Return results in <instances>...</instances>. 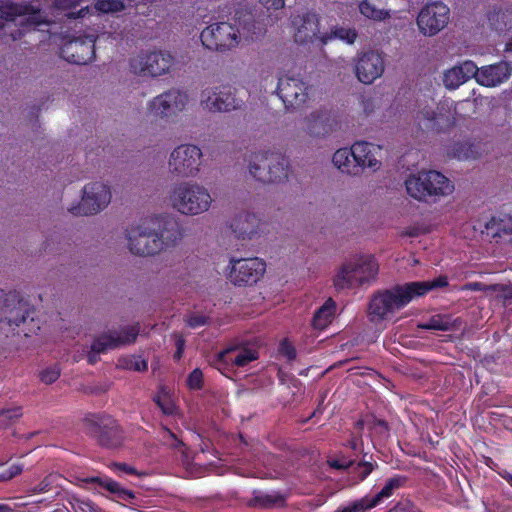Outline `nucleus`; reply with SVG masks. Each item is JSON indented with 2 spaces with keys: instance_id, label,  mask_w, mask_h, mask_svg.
<instances>
[{
  "instance_id": "338daca9",
  "label": "nucleus",
  "mask_w": 512,
  "mask_h": 512,
  "mask_svg": "<svg viewBox=\"0 0 512 512\" xmlns=\"http://www.w3.org/2000/svg\"><path fill=\"white\" fill-rule=\"evenodd\" d=\"M500 475L512 487V474H510L509 472H504V473H502Z\"/></svg>"
},
{
  "instance_id": "de8ad7c7",
  "label": "nucleus",
  "mask_w": 512,
  "mask_h": 512,
  "mask_svg": "<svg viewBox=\"0 0 512 512\" xmlns=\"http://www.w3.org/2000/svg\"><path fill=\"white\" fill-rule=\"evenodd\" d=\"M457 67L461 69L466 81L472 77H475L476 81L478 82V73H480V69L476 66L474 62L467 60Z\"/></svg>"
},
{
  "instance_id": "20e7f679",
  "label": "nucleus",
  "mask_w": 512,
  "mask_h": 512,
  "mask_svg": "<svg viewBox=\"0 0 512 512\" xmlns=\"http://www.w3.org/2000/svg\"><path fill=\"white\" fill-rule=\"evenodd\" d=\"M250 174L263 183H281L288 178L289 163L281 153L261 151L248 158Z\"/></svg>"
},
{
  "instance_id": "8fccbe9b",
  "label": "nucleus",
  "mask_w": 512,
  "mask_h": 512,
  "mask_svg": "<svg viewBox=\"0 0 512 512\" xmlns=\"http://www.w3.org/2000/svg\"><path fill=\"white\" fill-rule=\"evenodd\" d=\"M203 384V373L200 369H194L187 378V386L190 390H199Z\"/></svg>"
},
{
  "instance_id": "864d4df0",
  "label": "nucleus",
  "mask_w": 512,
  "mask_h": 512,
  "mask_svg": "<svg viewBox=\"0 0 512 512\" xmlns=\"http://www.w3.org/2000/svg\"><path fill=\"white\" fill-rule=\"evenodd\" d=\"M186 323L190 328H198L207 323V318L203 315L193 314L186 319Z\"/></svg>"
},
{
  "instance_id": "ddd939ff",
  "label": "nucleus",
  "mask_w": 512,
  "mask_h": 512,
  "mask_svg": "<svg viewBox=\"0 0 512 512\" xmlns=\"http://www.w3.org/2000/svg\"><path fill=\"white\" fill-rule=\"evenodd\" d=\"M188 104V95L179 90L160 94L149 102L148 112L157 118H169L182 112Z\"/></svg>"
},
{
  "instance_id": "dca6fc26",
  "label": "nucleus",
  "mask_w": 512,
  "mask_h": 512,
  "mask_svg": "<svg viewBox=\"0 0 512 512\" xmlns=\"http://www.w3.org/2000/svg\"><path fill=\"white\" fill-rule=\"evenodd\" d=\"M138 332V326H130L124 328L120 333H110L100 336L91 345V350L88 353L89 363H96L97 355L100 353L134 342Z\"/></svg>"
},
{
  "instance_id": "473e14b6",
  "label": "nucleus",
  "mask_w": 512,
  "mask_h": 512,
  "mask_svg": "<svg viewBox=\"0 0 512 512\" xmlns=\"http://www.w3.org/2000/svg\"><path fill=\"white\" fill-rule=\"evenodd\" d=\"M448 284V278L446 276H439L431 281L409 282L414 298L423 296L433 289L446 287Z\"/></svg>"
},
{
  "instance_id": "37998d69",
  "label": "nucleus",
  "mask_w": 512,
  "mask_h": 512,
  "mask_svg": "<svg viewBox=\"0 0 512 512\" xmlns=\"http://www.w3.org/2000/svg\"><path fill=\"white\" fill-rule=\"evenodd\" d=\"M256 359H258V352L256 350L244 348L237 353L232 362L238 367H244Z\"/></svg>"
},
{
  "instance_id": "a18cd8bd",
  "label": "nucleus",
  "mask_w": 512,
  "mask_h": 512,
  "mask_svg": "<svg viewBox=\"0 0 512 512\" xmlns=\"http://www.w3.org/2000/svg\"><path fill=\"white\" fill-rule=\"evenodd\" d=\"M22 416L20 407H10L0 411V426L6 427Z\"/></svg>"
},
{
  "instance_id": "39448f33",
  "label": "nucleus",
  "mask_w": 512,
  "mask_h": 512,
  "mask_svg": "<svg viewBox=\"0 0 512 512\" xmlns=\"http://www.w3.org/2000/svg\"><path fill=\"white\" fill-rule=\"evenodd\" d=\"M169 201L178 212L197 215L208 210L212 199L204 187L192 182H182L174 186Z\"/></svg>"
},
{
  "instance_id": "cd10ccee",
  "label": "nucleus",
  "mask_w": 512,
  "mask_h": 512,
  "mask_svg": "<svg viewBox=\"0 0 512 512\" xmlns=\"http://www.w3.org/2000/svg\"><path fill=\"white\" fill-rule=\"evenodd\" d=\"M336 313V302L332 298H328L324 304L319 307L312 318V326L314 329L324 330L333 321Z\"/></svg>"
},
{
  "instance_id": "6ab92c4d",
  "label": "nucleus",
  "mask_w": 512,
  "mask_h": 512,
  "mask_svg": "<svg viewBox=\"0 0 512 512\" xmlns=\"http://www.w3.org/2000/svg\"><path fill=\"white\" fill-rule=\"evenodd\" d=\"M261 221L253 213L240 212L229 223V227L238 239H252L260 231Z\"/></svg>"
},
{
  "instance_id": "4468645a",
  "label": "nucleus",
  "mask_w": 512,
  "mask_h": 512,
  "mask_svg": "<svg viewBox=\"0 0 512 512\" xmlns=\"http://www.w3.org/2000/svg\"><path fill=\"white\" fill-rule=\"evenodd\" d=\"M95 41L96 36L94 34H87L83 38L69 39L63 43L60 49V56L70 63L86 64L94 58Z\"/></svg>"
},
{
  "instance_id": "3c124183",
  "label": "nucleus",
  "mask_w": 512,
  "mask_h": 512,
  "mask_svg": "<svg viewBox=\"0 0 512 512\" xmlns=\"http://www.w3.org/2000/svg\"><path fill=\"white\" fill-rule=\"evenodd\" d=\"M60 376V370L57 366L45 368L40 372V380L45 384L54 383Z\"/></svg>"
},
{
  "instance_id": "0e129e2a",
  "label": "nucleus",
  "mask_w": 512,
  "mask_h": 512,
  "mask_svg": "<svg viewBox=\"0 0 512 512\" xmlns=\"http://www.w3.org/2000/svg\"><path fill=\"white\" fill-rule=\"evenodd\" d=\"M175 342H176L177 349H179L181 347V349L184 350L185 339L181 335L175 334Z\"/></svg>"
},
{
  "instance_id": "13d9d810",
  "label": "nucleus",
  "mask_w": 512,
  "mask_h": 512,
  "mask_svg": "<svg viewBox=\"0 0 512 512\" xmlns=\"http://www.w3.org/2000/svg\"><path fill=\"white\" fill-rule=\"evenodd\" d=\"M114 469L120 472H124L126 474H136V470L127 464H114Z\"/></svg>"
},
{
  "instance_id": "ea45409f",
  "label": "nucleus",
  "mask_w": 512,
  "mask_h": 512,
  "mask_svg": "<svg viewBox=\"0 0 512 512\" xmlns=\"http://www.w3.org/2000/svg\"><path fill=\"white\" fill-rule=\"evenodd\" d=\"M465 82V76H463L461 69L457 66H454L444 73L443 83L448 89H456Z\"/></svg>"
},
{
  "instance_id": "9b49d317",
  "label": "nucleus",
  "mask_w": 512,
  "mask_h": 512,
  "mask_svg": "<svg viewBox=\"0 0 512 512\" xmlns=\"http://www.w3.org/2000/svg\"><path fill=\"white\" fill-rule=\"evenodd\" d=\"M450 19V9L440 1L426 4L419 12L417 25L425 36H434L443 30Z\"/></svg>"
},
{
  "instance_id": "4d7b16f0",
  "label": "nucleus",
  "mask_w": 512,
  "mask_h": 512,
  "mask_svg": "<svg viewBox=\"0 0 512 512\" xmlns=\"http://www.w3.org/2000/svg\"><path fill=\"white\" fill-rule=\"evenodd\" d=\"M82 0H54L57 9H70L80 4Z\"/></svg>"
},
{
  "instance_id": "2f4dec72",
  "label": "nucleus",
  "mask_w": 512,
  "mask_h": 512,
  "mask_svg": "<svg viewBox=\"0 0 512 512\" xmlns=\"http://www.w3.org/2000/svg\"><path fill=\"white\" fill-rule=\"evenodd\" d=\"M221 25L222 23H215L202 31L201 41L207 49L218 51L223 46L224 34Z\"/></svg>"
},
{
  "instance_id": "9d476101",
  "label": "nucleus",
  "mask_w": 512,
  "mask_h": 512,
  "mask_svg": "<svg viewBox=\"0 0 512 512\" xmlns=\"http://www.w3.org/2000/svg\"><path fill=\"white\" fill-rule=\"evenodd\" d=\"M229 263L231 265L230 280L238 286L257 283L266 271V263L258 257L242 259L231 257Z\"/></svg>"
},
{
  "instance_id": "5701e85b",
  "label": "nucleus",
  "mask_w": 512,
  "mask_h": 512,
  "mask_svg": "<svg viewBox=\"0 0 512 512\" xmlns=\"http://www.w3.org/2000/svg\"><path fill=\"white\" fill-rule=\"evenodd\" d=\"M350 150L353 154L354 165H358V175L365 169L371 168L377 170L380 167V162L376 159L373 150L374 146L366 141H356Z\"/></svg>"
},
{
  "instance_id": "69168bd1",
  "label": "nucleus",
  "mask_w": 512,
  "mask_h": 512,
  "mask_svg": "<svg viewBox=\"0 0 512 512\" xmlns=\"http://www.w3.org/2000/svg\"><path fill=\"white\" fill-rule=\"evenodd\" d=\"M375 425L381 427L386 432L389 430L388 424H387V422L385 420H376L375 421Z\"/></svg>"
},
{
  "instance_id": "a878e982",
  "label": "nucleus",
  "mask_w": 512,
  "mask_h": 512,
  "mask_svg": "<svg viewBox=\"0 0 512 512\" xmlns=\"http://www.w3.org/2000/svg\"><path fill=\"white\" fill-rule=\"evenodd\" d=\"M86 483L98 484L101 488H104L111 493L114 498L123 501H130L134 499L135 495L131 490L123 488L116 481L108 477H91L83 480Z\"/></svg>"
},
{
  "instance_id": "5fc2aeb1",
  "label": "nucleus",
  "mask_w": 512,
  "mask_h": 512,
  "mask_svg": "<svg viewBox=\"0 0 512 512\" xmlns=\"http://www.w3.org/2000/svg\"><path fill=\"white\" fill-rule=\"evenodd\" d=\"M286 0H259L267 10H280L284 8Z\"/></svg>"
},
{
  "instance_id": "7c9ffc66",
  "label": "nucleus",
  "mask_w": 512,
  "mask_h": 512,
  "mask_svg": "<svg viewBox=\"0 0 512 512\" xmlns=\"http://www.w3.org/2000/svg\"><path fill=\"white\" fill-rule=\"evenodd\" d=\"M332 162L342 173L353 176L358 175V168H355L358 165H354L353 154L350 148L338 149L332 157Z\"/></svg>"
},
{
  "instance_id": "f03ea898",
  "label": "nucleus",
  "mask_w": 512,
  "mask_h": 512,
  "mask_svg": "<svg viewBox=\"0 0 512 512\" xmlns=\"http://www.w3.org/2000/svg\"><path fill=\"white\" fill-rule=\"evenodd\" d=\"M161 227L159 217H146L131 224L125 231L129 250L136 255L148 256L162 250L157 229Z\"/></svg>"
},
{
  "instance_id": "423d86ee",
  "label": "nucleus",
  "mask_w": 512,
  "mask_h": 512,
  "mask_svg": "<svg viewBox=\"0 0 512 512\" xmlns=\"http://www.w3.org/2000/svg\"><path fill=\"white\" fill-rule=\"evenodd\" d=\"M414 296L409 283L395 285L375 293L369 302V314L373 319L383 320L390 313H394L407 306Z\"/></svg>"
},
{
  "instance_id": "c9c22d12",
  "label": "nucleus",
  "mask_w": 512,
  "mask_h": 512,
  "mask_svg": "<svg viewBox=\"0 0 512 512\" xmlns=\"http://www.w3.org/2000/svg\"><path fill=\"white\" fill-rule=\"evenodd\" d=\"M449 155L459 160H466L470 158H476L477 151L475 150V146L472 143L457 142L452 146L451 150L449 151Z\"/></svg>"
},
{
  "instance_id": "4be33fe9",
  "label": "nucleus",
  "mask_w": 512,
  "mask_h": 512,
  "mask_svg": "<svg viewBox=\"0 0 512 512\" xmlns=\"http://www.w3.org/2000/svg\"><path fill=\"white\" fill-rule=\"evenodd\" d=\"M511 74V64L506 61H500L492 65L481 67L480 73H478V83L486 87H495L507 81Z\"/></svg>"
},
{
  "instance_id": "f8f14e48",
  "label": "nucleus",
  "mask_w": 512,
  "mask_h": 512,
  "mask_svg": "<svg viewBox=\"0 0 512 512\" xmlns=\"http://www.w3.org/2000/svg\"><path fill=\"white\" fill-rule=\"evenodd\" d=\"M111 201V191L102 182H94L84 187L78 207L71 209L75 215H92L104 209Z\"/></svg>"
},
{
  "instance_id": "412c9836",
  "label": "nucleus",
  "mask_w": 512,
  "mask_h": 512,
  "mask_svg": "<svg viewBox=\"0 0 512 512\" xmlns=\"http://www.w3.org/2000/svg\"><path fill=\"white\" fill-rule=\"evenodd\" d=\"M338 125L336 116L325 109L312 112L307 118V130L311 136H325L334 131Z\"/></svg>"
},
{
  "instance_id": "a19ab883",
  "label": "nucleus",
  "mask_w": 512,
  "mask_h": 512,
  "mask_svg": "<svg viewBox=\"0 0 512 512\" xmlns=\"http://www.w3.org/2000/svg\"><path fill=\"white\" fill-rule=\"evenodd\" d=\"M421 327L426 330L449 331L452 328V323L447 316L435 315Z\"/></svg>"
},
{
  "instance_id": "c85d7f7f",
  "label": "nucleus",
  "mask_w": 512,
  "mask_h": 512,
  "mask_svg": "<svg viewBox=\"0 0 512 512\" xmlns=\"http://www.w3.org/2000/svg\"><path fill=\"white\" fill-rule=\"evenodd\" d=\"M485 230L492 238L501 237L502 234H512V215L501 213L491 217L485 224Z\"/></svg>"
},
{
  "instance_id": "f3484780",
  "label": "nucleus",
  "mask_w": 512,
  "mask_h": 512,
  "mask_svg": "<svg viewBox=\"0 0 512 512\" xmlns=\"http://www.w3.org/2000/svg\"><path fill=\"white\" fill-rule=\"evenodd\" d=\"M277 93L287 109H294L306 102L308 86L300 78L281 77L278 81Z\"/></svg>"
},
{
  "instance_id": "bf43d9fd",
  "label": "nucleus",
  "mask_w": 512,
  "mask_h": 512,
  "mask_svg": "<svg viewBox=\"0 0 512 512\" xmlns=\"http://www.w3.org/2000/svg\"><path fill=\"white\" fill-rule=\"evenodd\" d=\"M22 466L19 464H13L7 468V472H9L8 477L14 478L22 472Z\"/></svg>"
},
{
  "instance_id": "c03bdc74",
  "label": "nucleus",
  "mask_w": 512,
  "mask_h": 512,
  "mask_svg": "<svg viewBox=\"0 0 512 512\" xmlns=\"http://www.w3.org/2000/svg\"><path fill=\"white\" fill-rule=\"evenodd\" d=\"M94 8L101 13L118 12L124 9V4L120 0H98Z\"/></svg>"
},
{
  "instance_id": "e2e57ef3",
  "label": "nucleus",
  "mask_w": 512,
  "mask_h": 512,
  "mask_svg": "<svg viewBox=\"0 0 512 512\" xmlns=\"http://www.w3.org/2000/svg\"><path fill=\"white\" fill-rule=\"evenodd\" d=\"M232 102H233V103H231V102L229 101V96L226 94V104H225L226 112H227V111H229V110H231V109H237V108H239V107H240V105H241L240 103H235V98H232Z\"/></svg>"
},
{
  "instance_id": "6e6d98bb",
  "label": "nucleus",
  "mask_w": 512,
  "mask_h": 512,
  "mask_svg": "<svg viewBox=\"0 0 512 512\" xmlns=\"http://www.w3.org/2000/svg\"><path fill=\"white\" fill-rule=\"evenodd\" d=\"M77 507L81 512H100L99 508L88 500L77 501Z\"/></svg>"
},
{
  "instance_id": "6e6552de",
  "label": "nucleus",
  "mask_w": 512,
  "mask_h": 512,
  "mask_svg": "<svg viewBox=\"0 0 512 512\" xmlns=\"http://www.w3.org/2000/svg\"><path fill=\"white\" fill-rule=\"evenodd\" d=\"M202 151L192 144L177 146L168 160L169 171L182 178H193L200 172Z\"/></svg>"
},
{
  "instance_id": "bb28decb",
  "label": "nucleus",
  "mask_w": 512,
  "mask_h": 512,
  "mask_svg": "<svg viewBox=\"0 0 512 512\" xmlns=\"http://www.w3.org/2000/svg\"><path fill=\"white\" fill-rule=\"evenodd\" d=\"M22 305L20 301H16V295L9 293L6 295L4 307L0 310V321H5L8 324L19 325L26 321L24 316L20 317Z\"/></svg>"
},
{
  "instance_id": "f257e3e1",
  "label": "nucleus",
  "mask_w": 512,
  "mask_h": 512,
  "mask_svg": "<svg viewBox=\"0 0 512 512\" xmlns=\"http://www.w3.org/2000/svg\"><path fill=\"white\" fill-rule=\"evenodd\" d=\"M42 7L39 0L14 3L2 1L0 3V19L6 23L1 29H8L12 40L21 37L24 32H33L43 24H48L42 16Z\"/></svg>"
},
{
  "instance_id": "79ce46f5",
  "label": "nucleus",
  "mask_w": 512,
  "mask_h": 512,
  "mask_svg": "<svg viewBox=\"0 0 512 512\" xmlns=\"http://www.w3.org/2000/svg\"><path fill=\"white\" fill-rule=\"evenodd\" d=\"M118 366L128 370L145 371L147 369V362L140 356H127L119 359Z\"/></svg>"
},
{
  "instance_id": "b1692460",
  "label": "nucleus",
  "mask_w": 512,
  "mask_h": 512,
  "mask_svg": "<svg viewBox=\"0 0 512 512\" xmlns=\"http://www.w3.org/2000/svg\"><path fill=\"white\" fill-rule=\"evenodd\" d=\"M201 106L209 113H219L224 105V85L217 83L208 85L201 94Z\"/></svg>"
},
{
  "instance_id": "09e8293b",
  "label": "nucleus",
  "mask_w": 512,
  "mask_h": 512,
  "mask_svg": "<svg viewBox=\"0 0 512 512\" xmlns=\"http://www.w3.org/2000/svg\"><path fill=\"white\" fill-rule=\"evenodd\" d=\"M279 353L286 357L288 361L296 359L297 352L294 345L287 339H283L279 344Z\"/></svg>"
},
{
  "instance_id": "c756f323",
  "label": "nucleus",
  "mask_w": 512,
  "mask_h": 512,
  "mask_svg": "<svg viewBox=\"0 0 512 512\" xmlns=\"http://www.w3.org/2000/svg\"><path fill=\"white\" fill-rule=\"evenodd\" d=\"M407 482L408 477L405 475L396 474L388 478L383 488L374 496H370L375 507L381 504L385 499L390 498L396 490L404 487Z\"/></svg>"
},
{
  "instance_id": "2eb2a0df",
  "label": "nucleus",
  "mask_w": 512,
  "mask_h": 512,
  "mask_svg": "<svg viewBox=\"0 0 512 512\" xmlns=\"http://www.w3.org/2000/svg\"><path fill=\"white\" fill-rule=\"evenodd\" d=\"M419 115L427 120V128L444 132L455 124L456 105L453 100L445 99L439 102L436 110L425 107Z\"/></svg>"
},
{
  "instance_id": "603ef678",
  "label": "nucleus",
  "mask_w": 512,
  "mask_h": 512,
  "mask_svg": "<svg viewBox=\"0 0 512 512\" xmlns=\"http://www.w3.org/2000/svg\"><path fill=\"white\" fill-rule=\"evenodd\" d=\"M353 463L354 460L347 457H340L328 461L329 466L336 470H349Z\"/></svg>"
},
{
  "instance_id": "0eeeda50",
  "label": "nucleus",
  "mask_w": 512,
  "mask_h": 512,
  "mask_svg": "<svg viewBox=\"0 0 512 512\" xmlns=\"http://www.w3.org/2000/svg\"><path fill=\"white\" fill-rule=\"evenodd\" d=\"M379 266L374 256L360 257L357 262H347L342 265L334 277V286L337 289H344L354 283L360 285L375 279Z\"/></svg>"
},
{
  "instance_id": "a211bd4d",
  "label": "nucleus",
  "mask_w": 512,
  "mask_h": 512,
  "mask_svg": "<svg viewBox=\"0 0 512 512\" xmlns=\"http://www.w3.org/2000/svg\"><path fill=\"white\" fill-rule=\"evenodd\" d=\"M384 68V59L381 54L370 50L359 55L355 65V73L360 82L371 84L382 76Z\"/></svg>"
},
{
  "instance_id": "72a5a7b5",
  "label": "nucleus",
  "mask_w": 512,
  "mask_h": 512,
  "mask_svg": "<svg viewBox=\"0 0 512 512\" xmlns=\"http://www.w3.org/2000/svg\"><path fill=\"white\" fill-rule=\"evenodd\" d=\"M285 497L281 494H260L256 495L251 501L250 505L259 508H273L281 507L285 504Z\"/></svg>"
},
{
  "instance_id": "f704fd0d",
  "label": "nucleus",
  "mask_w": 512,
  "mask_h": 512,
  "mask_svg": "<svg viewBox=\"0 0 512 512\" xmlns=\"http://www.w3.org/2000/svg\"><path fill=\"white\" fill-rule=\"evenodd\" d=\"M376 468H378L377 462L361 460L358 463H353L352 467H350V473L357 482H361L364 481Z\"/></svg>"
},
{
  "instance_id": "7ed1b4c3",
  "label": "nucleus",
  "mask_w": 512,
  "mask_h": 512,
  "mask_svg": "<svg viewBox=\"0 0 512 512\" xmlns=\"http://www.w3.org/2000/svg\"><path fill=\"white\" fill-rule=\"evenodd\" d=\"M405 186L407 193L416 200L427 202L429 198H437L453 192L454 186L442 173L429 170L410 175Z\"/></svg>"
},
{
  "instance_id": "e433bc0d",
  "label": "nucleus",
  "mask_w": 512,
  "mask_h": 512,
  "mask_svg": "<svg viewBox=\"0 0 512 512\" xmlns=\"http://www.w3.org/2000/svg\"><path fill=\"white\" fill-rule=\"evenodd\" d=\"M372 499L370 496H364L360 499L351 501L346 505H341L337 508V512H366L374 508Z\"/></svg>"
},
{
  "instance_id": "774afa93",
  "label": "nucleus",
  "mask_w": 512,
  "mask_h": 512,
  "mask_svg": "<svg viewBox=\"0 0 512 512\" xmlns=\"http://www.w3.org/2000/svg\"><path fill=\"white\" fill-rule=\"evenodd\" d=\"M13 508H11L9 505L0 503V512H12Z\"/></svg>"
},
{
  "instance_id": "4c0bfd02",
  "label": "nucleus",
  "mask_w": 512,
  "mask_h": 512,
  "mask_svg": "<svg viewBox=\"0 0 512 512\" xmlns=\"http://www.w3.org/2000/svg\"><path fill=\"white\" fill-rule=\"evenodd\" d=\"M359 11L364 17L375 21H382L390 16L388 11L377 9L368 0L359 3Z\"/></svg>"
},
{
  "instance_id": "58836bf2",
  "label": "nucleus",
  "mask_w": 512,
  "mask_h": 512,
  "mask_svg": "<svg viewBox=\"0 0 512 512\" xmlns=\"http://www.w3.org/2000/svg\"><path fill=\"white\" fill-rule=\"evenodd\" d=\"M333 37L343 40L348 44H353L358 37V33L354 28L337 27L331 32V35H325L322 41L327 43Z\"/></svg>"
},
{
  "instance_id": "052dcab7",
  "label": "nucleus",
  "mask_w": 512,
  "mask_h": 512,
  "mask_svg": "<svg viewBox=\"0 0 512 512\" xmlns=\"http://www.w3.org/2000/svg\"><path fill=\"white\" fill-rule=\"evenodd\" d=\"M466 289L471 291H484L486 290L485 284L481 282H471L466 285Z\"/></svg>"
},
{
  "instance_id": "1a4fd4ad",
  "label": "nucleus",
  "mask_w": 512,
  "mask_h": 512,
  "mask_svg": "<svg viewBox=\"0 0 512 512\" xmlns=\"http://www.w3.org/2000/svg\"><path fill=\"white\" fill-rule=\"evenodd\" d=\"M174 64L173 56L165 51L141 53L130 63L133 73L140 76L157 77L169 72Z\"/></svg>"
},
{
  "instance_id": "393cba45",
  "label": "nucleus",
  "mask_w": 512,
  "mask_h": 512,
  "mask_svg": "<svg viewBox=\"0 0 512 512\" xmlns=\"http://www.w3.org/2000/svg\"><path fill=\"white\" fill-rule=\"evenodd\" d=\"M161 227L157 229L159 239L162 242V250L174 246L182 238L179 224L172 218H162Z\"/></svg>"
},
{
  "instance_id": "aec40b11",
  "label": "nucleus",
  "mask_w": 512,
  "mask_h": 512,
  "mask_svg": "<svg viewBox=\"0 0 512 512\" xmlns=\"http://www.w3.org/2000/svg\"><path fill=\"white\" fill-rule=\"evenodd\" d=\"M292 25L296 30L295 41L299 43L311 41L319 33V18L315 12L308 11L294 16Z\"/></svg>"
},
{
  "instance_id": "680f3d73",
  "label": "nucleus",
  "mask_w": 512,
  "mask_h": 512,
  "mask_svg": "<svg viewBox=\"0 0 512 512\" xmlns=\"http://www.w3.org/2000/svg\"><path fill=\"white\" fill-rule=\"evenodd\" d=\"M361 442V439L358 438V437H351L349 440H348V443H347V446L352 449L353 451H356L359 449V443Z\"/></svg>"
},
{
  "instance_id": "49530a36",
  "label": "nucleus",
  "mask_w": 512,
  "mask_h": 512,
  "mask_svg": "<svg viewBox=\"0 0 512 512\" xmlns=\"http://www.w3.org/2000/svg\"><path fill=\"white\" fill-rule=\"evenodd\" d=\"M156 402L165 414H173L176 410V406L172 402L170 395L164 390L160 391L156 396Z\"/></svg>"
}]
</instances>
